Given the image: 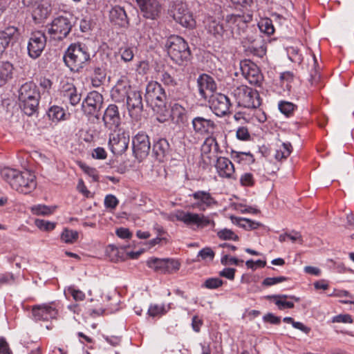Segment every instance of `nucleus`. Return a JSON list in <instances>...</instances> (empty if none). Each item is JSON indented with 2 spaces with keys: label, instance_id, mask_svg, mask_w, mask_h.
<instances>
[{
  "label": "nucleus",
  "instance_id": "obj_53",
  "mask_svg": "<svg viewBox=\"0 0 354 354\" xmlns=\"http://www.w3.org/2000/svg\"><path fill=\"white\" fill-rule=\"evenodd\" d=\"M286 280L287 278L285 277H267L263 281L262 284L265 286H271Z\"/></svg>",
  "mask_w": 354,
  "mask_h": 354
},
{
  "label": "nucleus",
  "instance_id": "obj_2",
  "mask_svg": "<svg viewBox=\"0 0 354 354\" xmlns=\"http://www.w3.org/2000/svg\"><path fill=\"white\" fill-rule=\"evenodd\" d=\"M91 59L88 47L80 42L71 44L64 55L65 64L73 71L79 72Z\"/></svg>",
  "mask_w": 354,
  "mask_h": 354
},
{
  "label": "nucleus",
  "instance_id": "obj_52",
  "mask_svg": "<svg viewBox=\"0 0 354 354\" xmlns=\"http://www.w3.org/2000/svg\"><path fill=\"white\" fill-rule=\"evenodd\" d=\"M214 136L212 135L208 136L204 140L201 147V151L203 153H209L211 152L213 147Z\"/></svg>",
  "mask_w": 354,
  "mask_h": 354
},
{
  "label": "nucleus",
  "instance_id": "obj_39",
  "mask_svg": "<svg viewBox=\"0 0 354 354\" xmlns=\"http://www.w3.org/2000/svg\"><path fill=\"white\" fill-rule=\"evenodd\" d=\"M136 51V48L134 46H122L119 49V54L120 55L121 59L124 62H129L133 60L135 55V52Z\"/></svg>",
  "mask_w": 354,
  "mask_h": 354
},
{
  "label": "nucleus",
  "instance_id": "obj_13",
  "mask_svg": "<svg viewBox=\"0 0 354 354\" xmlns=\"http://www.w3.org/2000/svg\"><path fill=\"white\" fill-rule=\"evenodd\" d=\"M57 315L58 310L53 302L35 305L32 307V317L36 322H47L56 319Z\"/></svg>",
  "mask_w": 354,
  "mask_h": 354
},
{
  "label": "nucleus",
  "instance_id": "obj_58",
  "mask_svg": "<svg viewBox=\"0 0 354 354\" xmlns=\"http://www.w3.org/2000/svg\"><path fill=\"white\" fill-rule=\"evenodd\" d=\"M330 297H349L353 299V296L351 295V293L345 290H338L334 289L333 292L328 295Z\"/></svg>",
  "mask_w": 354,
  "mask_h": 354
},
{
  "label": "nucleus",
  "instance_id": "obj_14",
  "mask_svg": "<svg viewBox=\"0 0 354 354\" xmlns=\"http://www.w3.org/2000/svg\"><path fill=\"white\" fill-rule=\"evenodd\" d=\"M103 104L102 95L97 92H90L82 103L83 112L87 115H94L98 118L97 113Z\"/></svg>",
  "mask_w": 354,
  "mask_h": 354
},
{
  "label": "nucleus",
  "instance_id": "obj_8",
  "mask_svg": "<svg viewBox=\"0 0 354 354\" xmlns=\"http://www.w3.org/2000/svg\"><path fill=\"white\" fill-rule=\"evenodd\" d=\"M166 97L165 91L159 83L151 82L147 84L145 100L148 104L158 108L165 106Z\"/></svg>",
  "mask_w": 354,
  "mask_h": 354
},
{
  "label": "nucleus",
  "instance_id": "obj_16",
  "mask_svg": "<svg viewBox=\"0 0 354 354\" xmlns=\"http://www.w3.org/2000/svg\"><path fill=\"white\" fill-rule=\"evenodd\" d=\"M142 16L155 20L160 17L162 7L158 0H136Z\"/></svg>",
  "mask_w": 354,
  "mask_h": 354
},
{
  "label": "nucleus",
  "instance_id": "obj_23",
  "mask_svg": "<svg viewBox=\"0 0 354 354\" xmlns=\"http://www.w3.org/2000/svg\"><path fill=\"white\" fill-rule=\"evenodd\" d=\"M104 126L109 129H117L120 124V116L115 104H110L104 111L102 117Z\"/></svg>",
  "mask_w": 354,
  "mask_h": 354
},
{
  "label": "nucleus",
  "instance_id": "obj_20",
  "mask_svg": "<svg viewBox=\"0 0 354 354\" xmlns=\"http://www.w3.org/2000/svg\"><path fill=\"white\" fill-rule=\"evenodd\" d=\"M197 86L201 99L207 100L216 91L217 86L214 78L209 75L202 74L197 79Z\"/></svg>",
  "mask_w": 354,
  "mask_h": 354
},
{
  "label": "nucleus",
  "instance_id": "obj_33",
  "mask_svg": "<svg viewBox=\"0 0 354 354\" xmlns=\"http://www.w3.org/2000/svg\"><path fill=\"white\" fill-rule=\"evenodd\" d=\"M313 68L310 71L309 82L310 84L312 91H314L320 89L323 86L320 82L321 76L319 72V66L315 55H313Z\"/></svg>",
  "mask_w": 354,
  "mask_h": 354
},
{
  "label": "nucleus",
  "instance_id": "obj_30",
  "mask_svg": "<svg viewBox=\"0 0 354 354\" xmlns=\"http://www.w3.org/2000/svg\"><path fill=\"white\" fill-rule=\"evenodd\" d=\"M170 117L176 124H185L187 121V109L178 102L171 104Z\"/></svg>",
  "mask_w": 354,
  "mask_h": 354
},
{
  "label": "nucleus",
  "instance_id": "obj_31",
  "mask_svg": "<svg viewBox=\"0 0 354 354\" xmlns=\"http://www.w3.org/2000/svg\"><path fill=\"white\" fill-rule=\"evenodd\" d=\"M18 30L15 26H9L0 30V55L8 46L11 40L17 35Z\"/></svg>",
  "mask_w": 354,
  "mask_h": 354
},
{
  "label": "nucleus",
  "instance_id": "obj_64",
  "mask_svg": "<svg viewBox=\"0 0 354 354\" xmlns=\"http://www.w3.org/2000/svg\"><path fill=\"white\" fill-rule=\"evenodd\" d=\"M116 234L122 239H129L132 234L127 228L120 227L116 230Z\"/></svg>",
  "mask_w": 354,
  "mask_h": 354
},
{
  "label": "nucleus",
  "instance_id": "obj_27",
  "mask_svg": "<svg viewBox=\"0 0 354 354\" xmlns=\"http://www.w3.org/2000/svg\"><path fill=\"white\" fill-rule=\"evenodd\" d=\"M110 21L115 26L126 27L129 24L127 13L123 8L115 6L109 10Z\"/></svg>",
  "mask_w": 354,
  "mask_h": 354
},
{
  "label": "nucleus",
  "instance_id": "obj_29",
  "mask_svg": "<svg viewBox=\"0 0 354 354\" xmlns=\"http://www.w3.org/2000/svg\"><path fill=\"white\" fill-rule=\"evenodd\" d=\"M152 152L159 162H163L169 154L170 145L165 138H160L153 145Z\"/></svg>",
  "mask_w": 354,
  "mask_h": 354
},
{
  "label": "nucleus",
  "instance_id": "obj_22",
  "mask_svg": "<svg viewBox=\"0 0 354 354\" xmlns=\"http://www.w3.org/2000/svg\"><path fill=\"white\" fill-rule=\"evenodd\" d=\"M205 28L207 32L218 41L230 37L224 29L223 24L212 17H208L205 21Z\"/></svg>",
  "mask_w": 354,
  "mask_h": 354
},
{
  "label": "nucleus",
  "instance_id": "obj_56",
  "mask_svg": "<svg viewBox=\"0 0 354 354\" xmlns=\"http://www.w3.org/2000/svg\"><path fill=\"white\" fill-rule=\"evenodd\" d=\"M240 183L243 186H252L254 183L253 175L250 173H245L240 178Z\"/></svg>",
  "mask_w": 354,
  "mask_h": 354
},
{
  "label": "nucleus",
  "instance_id": "obj_12",
  "mask_svg": "<svg viewBox=\"0 0 354 354\" xmlns=\"http://www.w3.org/2000/svg\"><path fill=\"white\" fill-rule=\"evenodd\" d=\"M132 148L134 156L141 161L145 158L151 148L149 136L144 132L138 133L132 139Z\"/></svg>",
  "mask_w": 354,
  "mask_h": 354
},
{
  "label": "nucleus",
  "instance_id": "obj_7",
  "mask_svg": "<svg viewBox=\"0 0 354 354\" xmlns=\"http://www.w3.org/2000/svg\"><path fill=\"white\" fill-rule=\"evenodd\" d=\"M175 218L191 227L196 226L197 228H204L210 224L214 225V222L203 214L179 210L176 212Z\"/></svg>",
  "mask_w": 354,
  "mask_h": 354
},
{
  "label": "nucleus",
  "instance_id": "obj_47",
  "mask_svg": "<svg viewBox=\"0 0 354 354\" xmlns=\"http://www.w3.org/2000/svg\"><path fill=\"white\" fill-rule=\"evenodd\" d=\"M238 225L247 230L257 229L260 225L259 223L248 218H240Z\"/></svg>",
  "mask_w": 354,
  "mask_h": 354
},
{
  "label": "nucleus",
  "instance_id": "obj_49",
  "mask_svg": "<svg viewBox=\"0 0 354 354\" xmlns=\"http://www.w3.org/2000/svg\"><path fill=\"white\" fill-rule=\"evenodd\" d=\"M222 285L223 281L219 278H209L204 283V286L208 289H216Z\"/></svg>",
  "mask_w": 354,
  "mask_h": 354
},
{
  "label": "nucleus",
  "instance_id": "obj_11",
  "mask_svg": "<svg viewBox=\"0 0 354 354\" xmlns=\"http://www.w3.org/2000/svg\"><path fill=\"white\" fill-rule=\"evenodd\" d=\"M129 142V136L121 129H115L109 135V146L114 154H122L126 151Z\"/></svg>",
  "mask_w": 354,
  "mask_h": 354
},
{
  "label": "nucleus",
  "instance_id": "obj_21",
  "mask_svg": "<svg viewBox=\"0 0 354 354\" xmlns=\"http://www.w3.org/2000/svg\"><path fill=\"white\" fill-rule=\"evenodd\" d=\"M44 0H21L23 6L29 9H32V18L36 23H41L46 19L50 10L48 7H45L41 3Z\"/></svg>",
  "mask_w": 354,
  "mask_h": 354
},
{
  "label": "nucleus",
  "instance_id": "obj_28",
  "mask_svg": "<svg viewBox=\"0 0 354 354\" xmlns=\"http://www.w3.org/2000/svg\"><path fill=\"white\" fill-rule=\"evenodd\" d=\"M147 265L149 268L162 271L178 270L180 268V263L177 261L169 259H151L147 261Z\"/></svg>",
  "mask_w": 354,
  "mask_h": 354
},
{
  "label": "nucleus",
  "instance_id": "obj_48",
  "mask_svg": "<svg viewBox=\"0 0 354 354\" xmlns=\"http://www.w3.org/2000/svg\"><path fill=\"white\" fill-rule=\"evenodd\" d=\"M35 225L41 230L51 231L55 227V223L42 219H36Z\"/></svg>",
  "mask_w": 354,
  "mask_h": 354
},
{
  "label": "nucleus",
  "instance_id": "obj_35",
  "mask_svg": "<svg viewBox=\"0 0 354 354\" xmlns=\"http://www.w3.org/2000/svg\"><path fill=\"white\" fill-rule=\"evenodd\" d=\"M62 93L65 100H68L73 106L77 105L81 100V95L73 85H67V88L62 90Z\"/></svg>",
  "mask_w": 354,
  "mask_h": 354
},
{
  "label": "nucleus",
  "instance_id": "obj_51",
  "mask_svg": "<svg viewBox=\"0 0 354 354\" xmlns=\"http://www.w3.org/2000/svg\"><path fill=\"white\" fill-rule=\"evenodd\" d=\"M214 255V252L210 248H205L198 252V257H201L203 260L209 259L212 261Z\"/></svg>",
  "mask_w": 354,
  "mask_h": 354
},
{
  "label": "nucleus",
  "instance_id": "obj_41",
  "mask_svg": "<svg viewBox=\"0 0 354 354\" xmlns=\"http://www.w3.org/2000/svg\"><path fill=\"white\" fill-rule=\"evenodd\" d=\"M31 212L35 215H49L51 214L55 209V207H50L45 205H36L30 208Z\"/></svg>",
  "mask_w": 354,
  "mask_h": 354
},
{
  "label": "nucleus",
  "instance_id": "obj_9",
  "mask_svg": "<svg viewBox=\"0 0 354 354\" xmlns=\"http://www.w3.org/2000/svg\"><path fill=\"white\" fill-rule=\"evenodd\" d=\"M251 15L232 14L226 17V21L230 26L232 30L230 37L237 39L244 33L248 28V24L252 21Z\"/></svg>",
  "mask_w": 354,
  "mask_h": 354
},
{
  "label": "nucleus",
  "instance_id": "obj_62",
  "mask_svg": "<svg viewBox=\"0 0 354 354\" xmlns=\"http://www.w3.org/2000/svg\"><path fill=\"white\" fill-rule=\"evenodd\" d=\"M240 261L243 262V261H240L239 259H238L235 257H230L227 254L224 255L221 258V263L223 265H227V264L238 265Z\"/></svg>",
  "mask_w": 354,
  "mask_h": 354
},
{
  "label": "nucleus",
  "instance_id": "obj_4",
  "mask_svg": "<svg viewBox=\"0 0 354 354\" xmlns=\"http://www.w3.org/2000/svg\"><path fill=\"white\" fill-rule=\"evenodd\" d=\"M165 46L169 57L177 64L183 65L190 60L191 51L183 37L171 35L167 39Z\"/></svg>",
  "mask_w": 354,
  "mask_h": 354
},
{
  "label": "nucleus",
  "instance_id": "obj_44",
  "mask_svg": "<svg viewBox=\"0 0 354 354\" xmlns=\"http://www.w3.org/2000/svg\"><path fill=\"white\" fill-rule=\"evenodd\" d=\"M61 239L66 243H72L78 239V233L74 230L65 229L62 233Z\"/></svg>",
  "mask_w": 354,
  "mask_h": 354
},
{
  "label": "nucleus",
  "instance_id": "obj_6",
  "mask_svg": "<svg viewBox=\"0 0 354 354\" xmlns=\"http://www.w3.org/2000/svg\"><path fill=\"white\" fill-rule=\"evenodd\" d=\"M73 26L71 17L58 16L48 26V33L52 39L62 41L69 35Z\"/></svg>",
  "mask_w": 354,
  "mask_h": 354
},
{
  "label": "nucleus",
  "instance_id": "obj_32",
  "mask_svg": "<svg viewBox=\"0 0 354 354\" xmlns=\"http://www.w3.org/2000/svg\"><path fill=\"white\" fill-rule=\"evenodd\" d=\"M132 89L131 86L124 82H118L111 91V97L115 102H122L127 100V95Z\"/></svg>",
  "mask_w": 354,
  "mask_h": 354
},
{
  "label": "nucleus",
  "instance_id": "obj_54",
  "mask_svg": "<svg viewBox=\"0 0 354 354\" xmlns=\"http://www.w3.org/2000/svg\"><path fill=\"white\" fill-rule=\"evenodd\" d=\"M118 203L117 198L112 194L107 195L104 198V205L106 208L113 209L117 207Z\"/></svg>",
  "mask_w": 354,
  "mask_h": 354
},
{
  "label": "nucleus",
  "instance_id": "obj_42",
  "mask_svg": "<svg viewBox=\"0 0 354 354\" xmlns=\"http://www.w3.org/2000/svg\"><path fill=\"white\" fill-rule=\"evenodd\" d=\"M278 106L279 111L287 117L292 115L297 107L293 103L287 101H281Z\"/></svg>",
  "mask_w": 354,
  "mask_h": 354
},
{
  "label": "nucleus",
  "instance_id": "obj_1",
  "mask_svg": "<svg viewBox=\"0 0 354 354\" xmlns=\"http://www.w3.org/2000/svg\"><path fill=\"white\" fill-rule=\"evenodd\" d=\"M1 176L13 189L19 193L29 194L37 186L36 177L29 170L21 171L15 169L6 167L1 169Z\"/></svg>",
  "mask_w": 354,
  "mask_h": 354
},
{
  "label": "nucleus",
  "instance_id": "obj_38",
  "mask_svg": "<svg viewBox=\"0 0 354 354\" xmlns=\"http://www.w3.org/2000/svg\"><path fill=\"white\" fill-rule=\"evenodd\" d=\"M292 150V147L290 142H283L276 151L274 158L279 161L286 159L291 153Z\"/></svg>",
  "mask_w": 354,
  "mask_h": 354
},
{
  "label": "nucleus",
  "instance_id": "obj_46",
  "mask_svg": "<svg viewBox=\"0 0 354 354\" xmlns=\"http://www.w3.org/2000/svg\"><path fill=\"white\" fill-rule=\"evenodd\" d=\"M160 80L165 85L174 86L176 85V80L167 71H161L160 73Z\"/></svg>",
  "mask_w": 354,
  "mask_h": 354
},
{
  "label": "nucleus",
  "instance_id": "obj_3",
  "mask_svg": "<svg viewBox=\"0 0 354 354\" xmlns=\"http://www.w3.org/2000/svg\"><path fill=\"white\" fill-rule=\"evenodd\" d=\"M19 104L27 115H33L38 109L40 93L37 85L32 81L23 84L19 91Z\"/></svg>",
  "mask_w": 354,
  "mask_h": 354
},
{
  "label": "nucleus",
  "instance_id": "obj_25",
  "mask_svg": "<svg viewBox=\"0 0 354 354\" xmlns=\"http://www.w3.org/2000/svg\"><path fill=\"white\" fill-rule=\"evenodd\" d=\"M192 196L197 201L193 205L194 207L198 208L200 210L205 211L207 208L217 204L216 201L213 198L211 194L205 191H197L192 194Z\"/></svg>",
  "mask_w": 354,
  "mask_h": 354
},
{
  "label": "nucleus",
  "instance_id": "obj_45",
  "mask_svg": "<svg viewBox=\"0 0 354 354\" xmlns=\"http://www.w3.org/2000/svg\"><path fill=\"white\" fill-rule=\"evenodd\" d=\"M167 310L165 308V306L164 304L162 305H151L148 309V314L151 317H156L165 314L167 313Z\"/></svg>",
  "mask_w": 354,
  "mask_h": 354
},
{
  "label": "nucleus",
  "instance_id": "obj_61",
  "mask_svg": "<svg viewBox=\"0 0 354 354\" xmlns=\"http://www.w3.org/2000/svg\"><path fill=\"white\" fill-rule=\"evenodd\" d=\"M203 324V320L198 316L195 315L192 317V327L195 332L198 333L200 331Z\"/></svg>",
  "mask_w": 354,
  "mask_h": 354
},
{
  "label": "nucleus",
  "instance_id": "obj_18",
  "mask_svg": "<svg viewBox=\"0 0 354 354\" xmlns=\"http://www.w3.org/2000/svg\"><path fill=\"white\" fill-rule=\"evenodd\" d=\"M230 100L225 95L216 93L212 95L209 107L216 115L223 117L227 115L230 113Z\"/></svg>",
  "mask_w": 354,
  "mask_h": 354
},
{
  "label": "nucleus",
  "instance_id": "obj_17",
  "mask_svg": "<svg viewBox=\"0 0 354 354\" xmlns=\"http://www.w3.org/2000/svg\"><path fill=\"white\" fill-rule=\"evenodd\" d=\"M46 44V37L41 31L31 34L28 43V53L32 59L38 58L43 52Z\"/></svg>",
  "mask_w": 354,
  "mask_h": 354
},
{
  "label": "nucleus",
  "instance_id": "obj_19",
  "mask_svg": "<svg viewBox=\"0 0 354 354\" xmlns=\"http://www.w3.org/2000/svg\"><path fill=\"white\" fill-rule=\"evenodd\" d=\"M192 125L194 131L201 136L213 135L217 128V124L213 120L203 116L194 117L192 120Z\"/></svg>",
  "mask_w": 354,
  "mask_h": 354
},
{
  "label": "nucleus",
  "instance_id": "obj_26",
  "mask_svg": "<svg viewBox=\"0 0 354 354\" xmlns=\"http://www.w3.org/2000/svg\"><path fill=\"white\" fill-rule=\"evenodd\" d=\"M215 167L220 177L226 178H234V167L228 158L225 157L218 158Z\"/></svg>",
  "mask_w": 354,
  "mask_h": 354
},
{
  "label": "nucleus",
  "instance_id": "obj_36",
  "mask_svg": "<svg viewBox=\"0 0 354 354\" xmlns=\"http://www.w3.org/2000/svg\"><path fill=\"white\" fill-rule=\"evenodd\" d=\"M49 119L53 122L66 120V113L64 109L59 106H52L47 112Z\"/></svg>",
  "mask_w": 354,
  "mask_h": 354
},
{
  "label": "nucleus",
  "instance_id": "obj_10",
  "mask_svg": "<svg viewBox=\"0 0 354 354\" xmlns=\"http://www.w3.org/2000/svg\"><path fill=\"white\" fill-rule=\"evenodd\" d=\"M173 17L182 26L192 29L196 26V20L187 5L181 1L174 3Z\"/></svg>",
  "mask_w": 354,
  "mask_h": 354
},
{
  "label": "nucleus",
  "instance_id": "obj_59",
  "mask_svg": "<svg viewBox=\"0 0 354 354\" xmlns=\"http://www.w3.org/2000/svg\"><path fill=\"white\" fill-rule=\"evenodd\" d=\"M235 271L236 270L234 268H227L221 271L219 274L230 280H233L234 279Z\"/></svg>",
  "mask_w": 354,
  "mask_h": 354
},
{
  "label": "nucleus",
  "instance_id": "obj_40",
  "mask_svg": "<svg viewBox=\"0 0 354 354\" xmlns=\"http://www.w3.org/2000/svg\"><path fill=\"white\" fill-rule=\"evenodd\" d=\"M258 27L261 32L268 35H272L274 32V28L272 21L269 18H263L258 23Z\"/></svg>",
  "mask_w": 354,
  "mask_h": 354
},
{
  "label": "nucleus",
  "instance_id": "obj_43",
  "mask_svg": "<svg viewBox=\"0 0 354 354\" xmlns=\"http://www.w3.org/2000/svg\"><path fill=\"white\" fill-rule=\"evenodd\" d=\"M217 236L221 240L239 241V237L232 230L227 228L219 230Z\"/></svg>",
  "mask_w": 354,
  "mask_h": 354
},
{
  "label": "nucleus",
  "instance_id": "obj_63",
  "mask_svg": "<svg viewBox=\"0 0 354 354\" xmlns=\"http://www.w3.org/2000/svg\"><path fill=\"white\" fill-rule=\"evenodd\" d=\"M77 190L82 193L85 197L88 198L91 196V192L87 189L84 181L80 179L77 186Z\"/></svg>",
  "mask_w": 354,
  "mask_h": 354
},
{
  "label": "nucleus",
  "instance_id": "obj_60",
  "mask_svg": "<svg viewBox=\"0 0 354 354\" xmlns=\"http://www.w3.org/2000/svg\"><path fill=\"white\" fill-rule=\"evenodd\" d=\"M94 158L103 160L106 158V152L102 147H97L95 149L92 153Z\"/></svg>",
  "mask_w": 354,
  "mask_h": 354
},
{
  "label": "nucleus",
  "instance_id": "obj_55",
  "mask_svg": "<svg viewBox=\"0 0 354 354\" xmlns=\"http://www.w3.org/2000/svg\"><path fill=\"white\" fill-rule=\"evenodd\" d=\"M68 292L71 295L75 301H83L85 299V294L74 287H69L67 290Z\"/></svg>",
  "mask_w": 354,
  "mask_h": 354
},
{
  "label": "nucleus",
  "instance_id": "obj_34",
  "mask_svg": "<svg viewBox=\"0 0 354 354\" xmlns=\"http://www.w3.org/2000/svg\"><path fill=\"white\" fill-rule=\"evenodd\" d=\"M13 65L9 62L0 65V87L5 85L13 77Z\"/></svg>",
  "mask_w": 354,
  "mask_h": 354
},
{
  "label": "nucleus",
  "instance_id": "obj_37",
  "mask_svg": "<svg viewBox=\"0 0 354 354\" xmlns=\"http://www.w3.org/2000/svg\"><path fill=\"white\" fill-rule=\"evenodd\" d=\"M287 295H277L268 296V298L274 299L275 304L278 306L279 310H284L286 308H292L294 304L291 301H287L285 299L288 298Z\"/></svg>",
  "mask_w": 354,
  "mask_h": 354
},
{
  "label": "nucleus",
  "instance_id": "obj_5",
  "mask_svg": "<svg viewBox=\"0 0 354 354\" xmlns=\"http://www.w3.org/2000/svg\"><path fill=\"white\" fill-rule=\"evenodd\" d=\"M232 95L239 106L252 109L259 107L261 104L259 92L245 85L232 88Z\"/></svg>",
  "mask_w": 354,
  "mask_h": 354
},
{
  "label": "nucleus",
  "instance_id": "obj_24",
  "mask_svg": "<svg viewBox=\"0 0 354 354\" xmlns=\"http://www.w3.org/2000/svg\"><path fill=\"white\" fill-rule=\"evenodd\" d=\"M127 106L131 116L140 114L143 109L141 93L136 90L130 91L127 97Z\"/></svg>",
  "mask_w": 354,
  "mask_h": 354
},
{
  "label": "nucleus",
  "instance_id": "obj_50",
  "mask_svg": "<svg viewBox=\"0 0 354 354\" xmlns=\"http://www.w3.org/2000/svg\"><path fill=\"white\" fill-rule=\"evenodd\" d=\"M236 136L237 139L243 141H247L250 139L248 129L245 127H239L236 130Z\"/></svg>",
  "mask_w": 354,
  "mask_h": 354
},
{
  "label": "nucleus",
  "instance_id": "obj_57",
  "mask_svg": "<svg viewBox=\"0 0 354 354\" xmlns=\"http://www.w3.org/2000/svg\"><path fill=\"white\" fill-rule=\"evenodd\" d=\"M332 322L333 323H349L353 322L352 317L348 314H341L333 317Z\"/></svg>",
  "mask_w": 354,
  "mask_h": 354
},
{
  "label": "nucleus",
  "instance_id": "obj_15",
  "mask_svg": "<svg viewBox=\"0 0 354 354\" xmlns=\"http://www.w3.org/2000/svg\"><path fill=\"white\" fill-rule=\"evenodd\" d=\"M241 70L243 76L250 84L260 86L263 80V76L259 67L250 61L241 63Z\"/></svg>",
  "mask_w": 354,
  "mask_h": 354
}]
</instances>
